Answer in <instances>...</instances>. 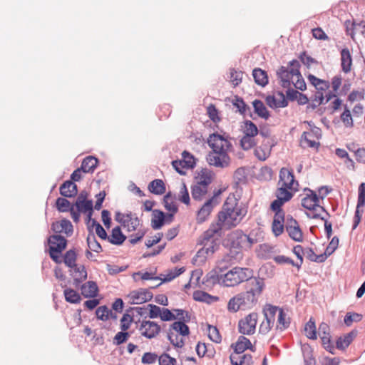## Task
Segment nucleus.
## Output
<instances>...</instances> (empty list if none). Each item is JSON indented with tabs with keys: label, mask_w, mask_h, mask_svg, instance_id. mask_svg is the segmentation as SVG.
<instances>
[{
	"label": "nucleus",
	"mask_w": 365,
	"mask_h": 365,
	"mask_svg": "<svg viewBox=\"0 0 365 365\" xmlns=\"http://www.w3.org/2000/svg\"><path fill=\"white\" fill-rule=\"evenodd\" d=\"M245 291L232 297L227 304V309L235 313L239 310H249L258 303L265 284L262 278H251L246 282Z\"/></svg>",
	"instance_id": "f257e3e1"
},
{
	"label": "nucleus",
	"mask_w": 365,
	"mask_h": 365,
	"mask_svg": "<svg viewBox=\"0 0 365 365\" xmlns=\"http://www.w3.org/2000/svg\"><path fill=\"white\" fill-rule=\"evenodd\" d=\"M208 145L212 150L206 156V160L210 166L218 168H226L230 165L228 152L232 149V145L228 136L218 133H212L207 139Z\"/></svg>",
	"instance_id": "f03ea898"
},
{
	"label": "nucleus",
	"mask_w": 365,
	"mask_h": 365,
	"mask_svg": "<svg viewBox=\"0 0 365 365\" xmlns=\"http://www.w3.org/2000/svg\"><path fill=\"white\" fill-rule=\"evenodd\" d=\"M246 214L247 210L235 197H227L217 214V222L223 228L231 229L238 225Z\"/></svg>",
	"instance_id": "7ed1b4c3"
},
{
	"label": "nucleus",
	"mask_w": 365,
	"mask_h": 365,
	"mask_svg": "<svg viewBox=\"0 0 365 365\" xmlns=\"http://www.w3.org/2000/svg\"><path fill=\"white\" fill-rule=\"evenodd\" d=\"M213 283L217 282L224 287H235L243 282H247L253 277V271L249 268L235 267L225 274L210 277Z\"/></svg>",
	"instance_id": "20e7f679"
},
{
	"label": "nucleus",
	"mask_w": 365,
	"mask_h": 365,
	"mask_svg": "<svg viewBox=\"0 0 365 365\" xmlns=\"http://www.w3.org/2000/svg\"><path fill=\"white\" fill-rule=\"evenodd\" d=\"M223 227L217 222L212 223L210 227L204 232L200 239V244L203 246L202 249L198 252H205L207 255H212L215 252L218 245V237L220 236V232Z\"/></svg>",
	"instance_id": "39448f33"
},
{
	"label": "nucleus",
	"mask_w": 365,
	"mask_h": 365,
	"mask_svg": "<svg viewBox=\"0 0 365 365\" xmlns=\"http://www.w3.org/2000/svg\"><path fill=\"white\" fill-rule=\"evenodd\" d=\"M299 182L295 180L292 170L287 168H282L279 173V180L277 182V191L281 189L286 192L292 193V197L298 191Z\"/></svg>",
	"instance_id": "423d86ee"
},
{
	"label": "nucleus",
	"mask_w": 365,
	"mask_h": 365,
	"mask_svg": "<svg viewBox=\"0 0 365 365\" xmlns=\"http://www.w3.org/2000/svg\"><path fill=\"white\" fill-rule=\"evenodd\" d=\"M290 68L281 66L277 71V78L280 85L283 88H289L292 85V81L299 74L300 63L297 60H292L289 63Z\"/></svg>",
	"instance_id": "0eeeda50"
},
{
	"label": "nucleus",
	"mask_w": 365,
	"mask_h": 365,
	"mask_svg": "<svg viewBox=\"0 0 365 365\" xmlns=\"http://www.w3.org/2000/svg\"><path fill=\"white\" fill-rule=\"evenodd\" d=\"M49 247L50 257L58 264L63 262L59 254L66 248L67 241L66 238L61 235H53L48 239Z\"/></svg>",
	"instance_id": "6e6552de"
},
{
	"label": "nucleus",
	"mask_w": 365,
	"mask_h": 365,
	"mask_svg": "<svg viewBox=\"0 0 365 365\" xmlns=\"http://www.w3.org/2000/svg\"><path fill=\"white\" fill-rule=\"evenodd\" d=\"M308 193L302 199V206L305 209L308 210L309 213H318V210H320L326 214L327 217H329V213L327 211V210L323 207L319 205V197H318L316 192L307 189ZM308 212H306V214Z\"/></svg>",
	"instance_id": "1a4fd4ad"
},
{
	"label": "nucleus",
	"mask_w": 365,
	"mask_h": 365,
	"mask_svg": "<svg viewBox=\"0 0 365 365\" xmlns=\"http://www.w3.org/2000/svg\"><path fill=\"white\" fill-rule=\"evenodd\" d=\"M278 307L267 304L263 309L264 320L260 324L259 331L262 334H267L272 328L275 322V315L277 312Z\"/></svg>",
	"instance_id": "9d476101"
},
{
	"label": "nucleus",
	"mask_w": 365,
	"mask_h": 365,
	"mask_svg": "<svg viewBox=\"0 0 365 365\" xmlns=\"http://www.w3.org/2000/svg\"><path fill=\"white\" fill-rule=\"evenodd\" d=\"M258 314L256 312H252L247 315L238 322L239 332L244 335H252L255 332L257 323Z\"/></svg>",
	"instance_id": "9b49d317"
},
{
	"label": "nucleus",
	"mask_w": 365,
	"mask_h": 365,
	"mask_svg": "<svg viewBox=\"0 0 365 365\" xmlns=\"http://www.w3.org/2000/svg\"><path fill=\"white\" fill-rule=\"evenodd\" d=\"M221 191L218 190L214 195L207 200L200 210L197 212V221L198 223L204 222L210 213L213 208L220 203L218 196L220 195Z\"/></svg>",
	"instance_id": "f8f14e48"
},
{
	"label": "nucleus",
	"mask_w": 365,
	"mask_h": 365,
	"mask_svg": "<svg viewBox=\"0 0 365 365\" xmlns=\"http://www.w3.org/2000/svg\"><path fill=\"white\" fill-rule=\"evenodd\" d=\"M310 127V131H304L301 138L302 143H306L307 147L314 148L319 145L316 142L315 138L319 140L322 137V130L319 128L315 126L312 121L307 122Z\"/></svg>",
	"instance_id": "ddd939ff"
},
{
	"label": "nucleus",
	"mask_w": 365,
	"mask_h": 365,
	"mask_svg": "<svg viewBox=\"0 0 365 365\" xmlns=\"http://www.w3.org/2000/svg\"><path fill=\"white\" fill-rule=\"evenodd\" d=\"M160 329V325L150 320H143L139 327L141 335L149 339H153L158 335Z\"/></svg>",
	"instance_id": "4468645a"
},
{
	"label": "nucleus",
	"mask_w": 365,
	"mask_h": 365,
	"mask_svg": "<svg viewBox=\"0 0 365 365\" xmlns=\"http://www.w3.org/2000/svg\"><path fill=\"white\" fill-rule=\"evenodd\" d=\"M130 303L133 304H140L152 299L153 294L147 289H138L133 290L128 294Z\"/></svg>",
	"instance_id": "2eb2a0df"
},
{
	"label": "nucleus",
	"mask_w": 365,
	"mask_h": 365,
	"mask_svg": "<svg viewBox=\"0 0 365 365\" xmlns=\"http://www.w3.org/2000/svg\"><path fill=\"white\" fill-rule=\"evenodd\" d=\"M275 196L277 199L270 205L271 210L274 212L284 211L282 209V206L293 197L292 193L287 192L283 189H281L279 191L276 190Z\"/></svg>",
	"instance_id": "dca6fc26"
},
{
	"label": "nucleus",
	"mask_w": 365,
	"mask_h": 365,
	"mask_svg": "<svg viewBox=\"0 0 365 365\" xmlns=\"http://www.w3.org/2000/svg\"><path fill=\"white\" fill-rule=\"evenodd\" d=\"M286 230L289 236L296 242H302L303 240L302 232L298 222L292 217H287Z\"/></svg>",
	"instance_id": "f3484780"
},
{
	"label": "nucleus",
	"mask_w": 365,
	"mask_h": 365,
	"mask_svg": "<svg viewBox=\"0 0 365 365\" xmlns=\"http://www.w3.org/2000/svg\"><path fill=\"white\" fill-rule=\"evenodd\" d=\"M365 205V183L362 182L359 187V195H358V201L356 210L355 211L354 217V223L352 229L355 230L359 225L361 215L359 213V208L360 207H364Z\"/></svg>",
	"instance_id": "a211bd4d"
},
{
	"label": "nucleus",
	"mask_w": 365,
	"mask_h": 365,
	"mask_svg": "<svg viewBox=\"0 0 365 365\" xmlns=\"http://www.w3.org/2000/svg\"><path fill=\"white\" fill-rule=\"evenodd\" d=\"M51 230L55 233L64 232L67 236H71L73 232V227L70 220L63 219L61 221H56L52 223Z\"/></svg>",
	"instance_id": "6ab92c4d"
},
{
	"label": "nucleus",
	"mask_w": 365,
	"mask_h": 365,
	"mask_svg": "<svg viewBox=\"0 0 365 365\" xmlns=\"http://www.w3.org/2000/svg\"><path fill=\"white\" fill-rule=\"evenodd\" d=\"M70 269V274L73 277L76 285L87 279V271L84 265L76 264V267H73Z\"/></svg>",
	"instance_id": "aec40b11"
},
{
	"label": "nucleus",
	"mask_w": 365,
	"mask_h": 365,
	"mask_svg": "<svg viewBox=\"0 0 365 365\" xmlns=\"http://www.w3.org/2000/svg\"><path fill=\"white\" fill-rule=\"evenodd\" d=\"M356 335L357 331L356 330H352L343 336L339 337L336 342V348L340 350H344L349 346Z\"/></svg>",
	"instance_id": "412c9836"
},
{
	"label": "nucleus",
	"mask_w": 365,
	"mask_h": 365,
	"mask_svg": "<svg viewBox=\"0 0 365 365\" xmlns=\"http://www.w3.org/2000/svg\"><path fill=\"white\" fill-rule=\"evenodd\" d=\"M77 192V185L71 180H66L60 187V194L66 197H72Z\"/></svg>",
	"instance_id": "4be33fe9"
},
{
	"label": "nucleus",
	"mask_w": 365,
	"mask_h": 365,
	"mask_svg": "<svg viewBox=\"0 0 365 365\" xmlns=\"http://www.w3.org/2000/svg\"><path fill=\"white\" fill-rule=\"evenodd\" d=\"M277 96L280 97L282 100L281 101H277V97L276 96H268L266 98L267 105L272 108L287 107L288 105V101L284 94L282 92L279 91L277 93Z\"/></svg>",
	"instance_id": "5701e85b"
},
{
	"label": "nucleus",
	"mask_w": 365,
	"mask_h": 365,
	"mask_svg": "<svg viewBox=\"0 0 365 365\" xmlns=\"http://www.w3.org/2000/svg\"><path fill=\"white\" fill-rule=\"evenodd\" d=\"M352 65V58L349 50L344 48L341 51V66L342 71L347 73L351 71Z\"/></svg>",
	"instance_id": "b1692460"
},
{
	"label": "nucleus",
	"mask_w": 365,
	"mask_h": 365,
	"mask_svg": "<svg viewBox=\"0 0 365 365\" xmlns=\"http://www.w3.org/2000/svg\"><path fill=\"white\" fill-rule=\"evenodd\" d=\"M126 240V236L123 234L121 229L119 226L114 227L108 240L110 243L115 245H121Z\"/></svg>",
	"instance_id": "393cba45"
},
{
	"label": "nucleus",
	"mask_w": 365,
	"mask_h": 365,
	"mask_svg": "<svg viewBox=\"0 0 365 365\" xmlns=\"http://www.w3.org/2000/svg\"><path fill=\"white\" fill-rule=\"evenodd\" d=\"M213 177V172L207 168H202L197 173V176L196 177L197 182L200 185L208 187V185L212 182Z\"/></svg>",
	"instance_id": "a878e982"
},
{
	"label": "nucleus",
	"mask_w": 365,
	"mask_h": 365,
	"mask_svg": "<svg viewBox=\"0 0 365 365\" xmlns=\"http://www.w3.org/2000/svg\"><path fill=\"white\" fill-rule=\"evenodd\" d=\"M152 215L153 218L151 220V226L153 229H160L165 222V215L164 212L159 210H153Z\"/></svg>",
	"instance_id": "bb28decb"
},
{
	"label": "nucleus",
	"mask_w": 365,
	"mask_h": 365,
	"mask_svg": "<svg viewBox=\"0 0 365 365\" xmlns=\"http://www.w3.org/2000/svg\"><path fill=\"white\" fill-rule=\"evenodd\" d=\"M98 291L97 284L93 281H89L81 287V293L86 298L96 297Z\"/></svg>",
	"instance_id": "cd10ccee"
},
{
	"label": "nucleus",
	"mask_w": 365,
	"mask_h": 365,
	"mask_svg": "<svg viewBox=\"0 0 365 365\" xmlns=\"http://www.w3.org/2000/svg\"><path fill=\"white\" fill-rule=\"evenodd\" d=\"M252 346L251 341L249 339L244 336H240L235 344L234 350L236 354H242L246 349H251Z\"/></svg>",
	"instance_id": "c85d7f7f"
},
{
	"label": "nucleus",
	"mask_w": 365,
	"mask_h": 365,
	"mask_svg": "<svg viewBox=\"0 0 365 365\" xmlns=\"http://www.w3.org/2000/svg\"><path fill=\"white\" fill-rule=\"evenodd\" d=\"M278 317L277 322V329L280 331L287 329L290 324V318L287 317V314L281 308L278 307Z\"/></svg>",
	"instance_id": "c756f323"
},
{
	"label": "nucleus",
	"mask_w": 365,
	"mask_h": 365,
	"mask_svg": "<svg viewBox=\"0 0 365 365\" xmlns=\"http://www.w3.org/2000/svg\"><path fill=\"white\" fill-rule=\"evenodd\" d=\"M148 190L155 195H162L165 193L166 187L164 182L160 179L153 180L148 185Z\"/></svg>",
	"instance_id": "7c9ffc66"
},
{
	"label": "nucleus",
	"mask_w": 365,
	"mask_h": 365,
	"mask_svg": "<svg viewBox=\"0 0 365 365\" xmlns=\"http://www.w3.org/2000/svg\"><path fill=\"white\" fill-rule=\"evenodd\" d=\"M252 104L254 110L258 116L265 120L269 118V113L262 101L256 99L253 101Z\"/></svg>",
	"instance_id": "2f4dec72"
},
{
	"label": "nucleus",
	"mask_w": 365,
	"mask_h": 365,
	"mask_svg": "<svg viewBox=\"0 0 365 365\" xmlns=\"http://www.w3.org/2000/svg\"><path fill=\"white\" fill-rule=\"evenodd\" d=\"M252 76L255 82L262 87L268 83V77L267 73L261 68H255L252 71Z\"/></svg>",
	"instance_id": "473e14b6"
},
{
	"label": "nucleus",
	"mask_w": 365,
	"mask_h": 365,
	"mask_svg": "<svg viewBox=\"0 0 365 365\" xmlns=\"http://www.w3.org/2000/svg\"><path fill=\"white\" fill-rule=\"evenodd\" d=\"M98 164V159L93 156H88L83 159L81 169L83 173H93Z\"/></svg>",
	"instance_id": "72a5a7b5"
},
{
	"label": "nucleus",
	"mask_w": 365,
	"mask_h": 365,
	"mask_svg": "<svg viewBox=\"0 0 365 365\" xmlns=\"http://www.w3.org/2000/svg\"><path fill=\"white\" fill-rule=\"evenodd\" d=\"M193 299L197 302L211 303L213 301H217L218 298L217 297L212 296L208 293L201 291L197 290L193 292L192 294Z\"/></svg>",
	"instance_id": "f704fd0d"
},
{
	"label": "nucleus",
	"mask_w": 365,
	"mask_h": 365,
	"mask_svg": "<svg viewBox=\"0 0 365 365\" xmlns=\"http://www.w3.org/2000/svg\"><path fill=\"white\" fill-rule=\"evenodd\" d=\"M207 187H208L200 185L198 182L192 185L191 187V194L192 198L195 200H202V197L205 196L207 192Z\"/></svg>",
	"instance_id": "c9c22d12"
},
{
	"label": "nucleus",
	"mask_w": 365,
	"mask_h": 365,
	"mask_svg": "<svg viewBox=\"0 0 365 365\" xmlns=\"http://www.w3.org/2000/svg\"><path fill=\"white\" fill-rule=\"evenodd\" d=\"M304 255L309 260L318 263L324 262L328 257V255L327 253H323L321 255L315 254L312 248L305 249Z\"/></svg>",
	"instance_id": "e433bc0d"
},
{
	"label": "nucleus",
	"mask_w": 365,
	"mask_h": 365,
	"mask_svg": "<svg viewBox=\"0 0 365 365\" xmlns=\"http://www.w3.org/2000/svg\"><path fill=\"white\" fill-rule=\"evenodd\" d=\"M302 351L303 354L304 361L305 365H315L316 360L313 357L312 349L309 344H304L302 346Z\"/></svg>",
	"instance_id": "4c0bfd02"
},
{
	"label": "nucleus",
	"mask_w": 365,
	"mask_h": 365,
	"mask_svg": "<svg viewBox=\"0 0 365 365\" xmlns=\"http://www.w3.org/2000/svg\"><path fill=\"white\" fill-rule=\"evenodd\" d=\"M307 216L309 218L312 219H321L324 222V228L327 237L329 239L332 235V225L331 223L329 222L327 219L323 216H321L319 213H307Z\"/></svg>",
	"instance_id": "58836bf2"
},
{
	"label": "nucleus",
	"mask_w": 365,
	"mask_h": 365,
	"mask_svg": "<svg viewBox=\"0 0 365 365\" xmlns=\"http://www.w3.org/2000/svg\"><path fill=\"white\" fill-rule=\"evenodd\" d=\"M243 133L245 135L255 137L259 133L257 125L251 120H246L242 126Z\"/></svg>",
	"instance_id": "ea45409f"
},
{
	"label": "nucleus",
	"mask_w": 365,
	"mask_h": 365,
	"mask_svg": "<svg viewBox=\"0 0 365 365\" xmlns=\"http://www.w3.org/2000/svg\"><path fill=\"white\" fill-rule=\"evenodd\" d=\"M77 254L74 250H68L63 256V262L69 268L76 267Z\"/></svg>",
	"instance_id": "a19ab883"
},
{
	"label": "nucleus",
	"mask_w": 365,
	"mask_h": 365,
	"mask_svg": "<svg viewBox=\"0 0 365 365\" xmlns=\"http://www.w3.org/2000/svg\"><path fill=\"white\" fill-rule=\"evenodd\" d=\"M78 212L83 213H88L87 217L88 220H91V217L93 211V201L89 200L87 202H83L81 205H79L78 207H76Z\"/></svg>",
	"instance_id": "79ce46f5"
},
{
	"label": "nucleus",
	"mask_w": 365,
	"mask_h": 365,
	"mask_svg": "<svg viewBox=\"0 0 365 365\" xmlns=\"http://www.w3.org/2000/svg\"><path fill=\"white\" fill-rule=\"evenodd\" d=\"M163 204L165 208L170 212H177L178 208L175 202L173 200L171 192H168L163 197Z\"/></svg>",
	"instance_id": "37998d69"
},
{
	"label": "nucleus",
	"mask_w": 365,
	"mask_h": 365,
	"mask_svg": "<svg viewBox=\"0 0 365 365\" xmlns=\"http://www.w3.org/2000/svg\"><path fill=\"white\" fill-rule=\"evenodd\" d=\"M64 296L67 302L73 304L79 303L81 299L79 294L72 289H66L64 290Z\"/></svg>",
	"instance_id": "c03bdc74"
},
{
	"label": "nucleus",
	"mask_w": 365,
	"mask_h": 365,
	"mask_svg": "<svg viewBox=\"0 0 365 365\" xmlns=\"http://www.w3.org/2000/svg\"><path fill=\"white\" fill-rule=\"evenodd\" d=\"M305 335L310 339H317V331L315 322L311 318L306 324L304 327Z\"/></svg>",
	"instance_id": "a18cd8bd"
},
{
	"label": "nucleus",
	"mask_w": 365,
	"mask_h": 365,
	"mask_svg": "<svg viewBox=\"0 0 365 365\" xmlns=\"http://www.w3.org/2000/svg\"><path fill=\"white\" fill-rule=\"evenodd\" d=\"M56 205L57 210L61 212H68L73 207H75L74 205H71L67 199L63 197L57 198Z\"/></svg>",
	"instance_id": "49530a36"
},
{
	"label": "nucleus",
	"mask_w": 365,
	"mask_h": 365,
	"mask_svg": "<svg viewBox=\"0 0 365 365\" xmlns=\"http://www.w3.org/2000/svg\"><path fill=\"white\" fill-rule=\"evenodd\" d=\"M171 330H175L182 336H187L190 334L188 326L183 322H175L170 327Z\"/></svg>",
	"instance_id": "de8ad7c7"
},
{
	"label": "nucleus",
	"mask_w": 365,
	"mask_h": 365,
	"mask_svg": "<svg viewBox=\"0 0 365 365\" xmlns=\"http://www.w3.org/2000/svg\"><path fill=\"white\" fill-rule=\"evenodd\" d=\"M96 314L98 319L107 321L112 314V310L109 309L106 306L98 307L96 310Z\"/></svg>",
	"instance_id": "09e8293b"
},
{
	"label": "nucleus",
	"mask_w": 365,
	"mask_h": 365,
	"mask_svg": "<svg viewBox=\"0 0 365 365\" xmlns=\"http://www.w3.org/2000/svg\"><path fill=\"white\" fill-rule=\"evenodd\" d=\"M87 243L88 247L93 252H100L102 251V247L100 243L97 241L94 234L88 235L87 237Z\"/></svg>",
	"instance_id": "8fccbe9b"
},
{
	"label": "nucleus",
	"mask_w": 365,
	"mask_h": 365,
	"mask_svg": "<svg viewBox=\"0 0 365 365\" xmlns=\"http://www.w3.org/2000/svg\"><path fill=\"white\" fill-rule=\"evenodd\" d=\"M208 337L211 341L215 343H220L222 341V336L219 330L215 326L208 325Z\"/></svg>",
	"instance_id": "3c124183"
},
{
	"label": "nucleus",
	"mask_w": 365,
	"mask_h": 365,
	"mask_svg": "<svg viewBox=\"0 0 365 365\" xmlns=\"http://www.w3.org/2000/svg\"><path fill=\"white\" fill-rule=\"evenodd\" d=\"M362 319V315L356 312H347L344 317V324L347 327H350L353 322H360Z\"/></svg>",
	"instance_id": "603ef678"
},
{
	"label": "nucleus",
	"mask_w": 365,
	"mask_h": 365,
	"mask_svg": "<svg viewBox=\"0 0 365 365\" xmlns=\"http://www.w3.org/2000/svg\"><path fill=\"white\" fill-rule=\"evenodd\" d=\"M182 160L183 165L187 166V169L193 168L195 166V160L192 155L187 151H183L182 153Z\"/></svg>",
	"instance_id": "864d4df0"
},
{
	"label": "nucleus",
	"mask_w": 365,
	"mask_h": 365,
	"mask_svg": "<svg viewBox=\"0 0 365 365\" xmlns=\"http://www.w3.org/2000/svg\"><path fill=\"white\" fill-rule=\"evenodd\" d=\"M254 138L255 137L244 135L240 140V145L243 150H248L256 145Z\"/></svg>",
	"instance_id": "5fc2aeb1"
},
{
	"label": "nucleus",
	"mask_w": 365,
	"mask_h": 365,
	"mask_svg": "<svg viewBox=\"0 0 365 365\" xmlns=\"http://www.w3.org/2000/svg\"><path fill=\"white\" fill-rule=\"evenodd\" d=\"M293 252L299 261L294 262V267H297L298 269H299L303 263V255H304V250L301 245H296L293 248Z\"/></svg>",
	"instance_id": "6e6d98bb"
},
{
	"label": "nucleus",
	"mask_w": 365,
	"mask_h": 365,
	"mask_svg": "<svg viewBox=\"0 0 365 365\" xmlns=\"http://www.w3.org/2000/svg\"><path fill=\"white\" fill-rule=\"evenodd\" d=\"M168 338L170 343L175 347L181 348L184 346V341L182 338H179L178 335H175L171 329L168 332Z\"/></svg>",
	"instance_id": "4d7b16f0"
},
{
	"label": "nucleus",
	"mask_w": 365,
	"mask_h": 365,
	"mask_svg": "<svg viewBox=\"0 0 365 365\" xmlns=\"http://www.w3.org/2000/svg\"><path fill=\"white\" fill-rule=\"evenodd\" d=\"M292 84L297 89L302 91H305L307 88L306 83L299 72V74H296V77L292 81Z\"/></svg>",
	"instance_id": "13d9d810"
},
{
	"label": "nucleus",
	"mask_w": 365,
	"mask_h": 365,
	"mask_svg": "<svg viewBox=\"0 0 365 365\" xmlns=\"http://www.w3.org/2000/svg\"><path fill=\"white\" fill-rule=\"evenodd\" d=\"M254 153L257 159L261 161H264L269 157L270 150L262 148V147H257L254 150Z\"/></svg>",
	"instance_id": "bf43d9fd"
},
{
	"label": "nucleus",
	"mask_w": 365,
	"mask_h": 365,
	"mask_svg": "<svg viewBox=\"0 0 365 365\" xmlns=\"http://www.w3.org/2000/svg\"><path fill=\"white\" fill-rule=\"evenodd\" d=\"M243 73L240 71L230 69V81L234 86H238L242 79Z\"/></svg>",
	"instance_id": "052dcab7"
},
{
	"label": "nucleus",
	"mask_w": 365,
	"mask_h": 365,
	"mask_svg": "<svg viewBox=\"0 0 365 365\" xmlns=\"http://www.w3.org/2000/svg\"><path fill=\"white\" fill-rule=\"evenodd\" d=\"M232 104L237 108L238 111L241 114H245L247 109L249 108L243 99L238 96H235V99L232 101Z\"/></svg>",
	"instance_id": "680f3d73"
},
{
	"label": "nucleus",
	"mask_w": 365,
	"mask_h": 365,
	"mask_svg": "<svg viewBox=\"0 0 365 365\" xmlns=\"http://www.w3.org/2000/svg\"><path fill=\"white\" fill-rule=\"evenodd\" d=\"M130 336V334L126 331H122L118 332L113 338V344L115 345H120L125 342Z\"/></svg>",
	"instance_id": "e2e57ef3"
},
{
	"label": "nucleus",
	"mask_w": 365,
	"mask_h": 365,
	"mask_svg": "<svg viewBox=\"0 0 365 365\" xmlns=\"http://www.w3.org/2000/svg\"><path fill=\"white\" fill-rule=\"evenodd\" d=\"M133 320V318L129 314H124L120 319V329L122 331H127Z\"/></svg>",
	"instance_id": "0e129e2a"
},
{
	"label": "nucleus",
	"mask_w": 365,
	"mask_h": 365,
	"mask_svg": "<svg viewBox=\"0 0 365 365\" xmlns=\"http://www.w3.org/2000/svg\"><path fill=\"white\" fill-rule=\"evenodd\" d=\"M131 219V212L123 214L120 212H116L115 215V220L120 223L123 227H125V225L129 220Z\"/></svg>",
	"instance_id": "69168bd1"
},
{
	"label": "nucleus",
	"mask_w": 365,
	"mask_h": 365,
	"mask_svg": "<svg viewBox=\"0 0 365 365\" xmlns=\"http://www.w3.org/2000/svg\"><path fill=\"white\" fill-rule=\"evenodd\" d=\"M320 339L322 340L324 348L331 354H334L335 348L331 341V335L322 336Z\"/></svg>",
	"instance_id": "338daca9"
},
{
	"label": "nucleus",
	"mask_w": 365,
	"mask_h": 365,
	"mask_svg": "<svg viewBox=\"0 0 365 365\" xmlns=\"http://www.w3.org/2000/svg\"><path fill=\"white\" fill-rule=\"evenodd\" d=\"M176 359L170 356L168 354H163L159 357V365H175Z\"/></svg>",
	"instance_id": "774afa93"
}]
</instances>
